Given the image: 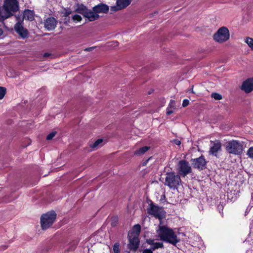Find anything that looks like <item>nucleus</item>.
Listing matches in <instances>:
<instances>
[{"label":"nucleus","mask_w":253,"mask_h":253,"mask_svg":"<svg viewBox=\"0 0 253 253\" xmlns=\"http://www.w3.org/2000/svg\"><path fill=\"white\" fill-rule=\"evenodd\" d=\"M179 171L181 175L185 176L192 172L191 167L185 160H180L178 163Z\"/></svg>","instance_id":"nucleus-11"},{"label":"nucleus","mask_w":253,"mask_h":253,"mask_svg":"<svg viewBox=\"0 0 253 253\" xmlns=\"http://www.w3.org/2000/svg\"><path fill=\"white\" fill-rule=\"evenodd\" d=\"M150 158L148 159L147 160H146L145 161H144L143 164H142V166H144L145 165H146V164H147L148 161L149 160Z\"/></svg>","instance_id":"nucleus-41"},{"label":"nucleus","mask_w":253,"mask_h":253,"mask_svg":"<svg viewBox=\"0 0 253 253\" xmlns=\"http://www.w3.org/2000/svg\"><path fill=\"white\" fill-rule=\"evenodd\" d=\"M3 34V30L1 28H0V36Z\"/></svg>","instance_id":"nucleus-42"},{"label":"nucleus","mask_w":253,"mask_h":253,"mask_svg":"<svg viewBox=\"0 0 253 253\" xmlns=\"http://www.w3.org/2000/svg\"><path fill=\"white\" fill-rule=\"evenodd\" d=\"M127 253H130L128 252H127Z\"/></svg>","instance_id":"nucleus-44"},{"label":"nucleus","mask_w":253,"mask_h":253,"mask_svg":"<svg viewBox=\"0 0 253 253\" xmlns=\"http://www.w3.org/2000/svg\"><path fill=\"white\" fill-rule=\"evenodd\" d=\"M2 8L4 10V18L8 19L19 10V2L17 0H4Z\"/></svg>","instance_id":"nucleus-3"},{"label":"nucleus","mask_w":253,"mask_h":253,"mask_svg":"<svg viewBox=\"0 0 253 253\" xmlns=\"http://www.w3.org/2000/svg\"><path fill=\"white\" fill-rule=\"evenodd\" d=\"M245 42L248 44L249 46L253 50V39L250 37H247Z\"/></svg>","instance_id":"nucleus-25"},{"label":"nucleus","mask_w":253,"mask_h":253,"mask_svg":"<svg viewBox=\"0 0 253 253\" xmlns=\"http://www.w3.org/2000/svg\"><path fill=\"white\" fill-rule=\"evenodd\" d=\"M127 238L129 241L128 246L129 249L133 252H136L140 244L139 236L133 235L131 236L130 235H127Z\"/></svg>","instance_id":"nucleus-12"},{"label":"nucleus","mask_w":253,"mask_h":253,"mask_svg":"<svg viewBox=\"0 0 253 253\" xmlns=\"http://www.w3.org/2000/svg\"><path fill=\"white\" fill-rule=\"evenodd\" d=\"M211 97L214 99L218 100L222 99V95L219 93L214 92L211 94Z\"/></svg>","instance_id":"nucleus-28"},{"label":"nucleus","mask_w":253,"mask_h":253,"mask_svg":"<svg viewBox=\"0 0 253 253\" xmlns=\"http://www.w3.org/2000/svg\"><path fill=\"white\" fill-rule=\"evenodd\" d=\"M229 31L227 28L222 27L213 35V40L216 42L223 43L229 40Z\"/></svg>","instance_id":"nucleus-8"},{"label":"nucleus","mask_w":253,"mask_h":253,"mask_svg":"<svg viewBox=\"0 0 253 253\" xmlns=\"http://www.w3.org/2000/svg\"><path fill=\"white\" fill-rule=\"evenodd\" d=\"M243 146L239 141L232 140L226 143L225 150L229 154L238 155L242 153Z\"/></svg>","instance_id":"nucleus-6"},{"label":"nucleus","mask_w":253,"mask_h":253,"mask_svg":"<svg viewBox=\"0 0 253 253\" xmlns=\"http://www.w3.org/2000/svg\"><path fill=\"white\" fill-rule=\"evenodd\" d=\"M72 20L74 22H80L82 20V17L80 15L75 14L72 16Z\"/></svg>","instance_id":"nucleus-27"},{"label":"nucleus","mask_w":253,"mask_h":253,"mask_svg":"<svg viewBox=\"0 0 253 253\" xmlns=\"http://www.w3.org/2000/svg\"><path fill=\"white\" fill-rule=\"evenodd\" d=\"M150 149V147L149 146H143L140 147L138 149L136 150L134 152V154L135 155H141L144 154L145 152H146L148 150Z\"/></svg>","instance_id":"nucleus-20"},{"label":"nucleus","mask_w":253,"mask_h":253,"mask_svg":"<svg viewBox=\"0 0 253 253\" xmlns=\"http://www.w3.org/2000/svg\"><path fill=\"white\" fill-rule=\"evenodd\" d=\"M22 18L30 21H32L35 19V12L34 10L28 9H25L23 12V16Z\"/></svg>","instance_id":"nucleus-18"},{"label":"nucleus","mask_w":253,"mask_h":253,"mask_svg":"<svg viewBox=\"0 0 253 253\" xmlns=\"http://www.w3.org/2000/svg\"><path fill=\"white\" fill-rule=\"evenodd\" d=\"M189 91H190V92H192V93H194V92H193V88H192L189 90Z\"/></svg>","instance_id":"nucleus-43"},{"label":"nucleus","mask_w":253,"mask_h":253,"mask_svg":"<svg viewBox=\"0 0 253 253\" xmlns=\"http://www.w3.org/2000/svg\"><path fill=\"white\" fill-rule=\"evenodd\" d=\"M0 248H1L0 250H5L8 248V246H6V245H4V246H2Z\"/></svg>","instance_id":"nucleus-39"},{"label":"nucleus","mask_w":253,"mask_h":253,"mask_svg":"<svg viewBox=\"0 0 253 253\" xmlns=\"http://www.w3.org/2000/svg\"><path fill=\"white\" fill-rule=\"evenodd\" d=\"M211 146L209 150V154L217 157V152L221 149V143L218 140H216L214 141H211Z\"/></svg>","instance_id":"nucleus-14"},{"label":"nucleus","mask_w":253,"mask_h":253,"mask_svg":"<svg viewBox=\"0 0 253 253\" xmlns=\"http://www.w3.org/2000/svg\"><path fill=\"white\" fill-rule=\"evenodd\" d=\"M189 104V101L188 99H184L182 102V106L185 107L188 106Z\"/></svg>","instance_id":"nucleus-33"},{"label":"nucleus","mask_w":253,"mask_h":253,"mask_svg":"<svg viewBox=\"0 0 253 253\" xmlns=\"http://www.w3.org/2000/svg\"><path fill=\"white\" fill-rule=\"evenodd\" d=\"M50 55H51L50 53H49L48 52H45L44 53L43 56V57L46 58V57H49Z\"/></svg>","instance_id":"nucleus-37"},{"label":"nucleus","mask_w":253,"mask_h":253,"mask_svg":"<svg viewBox=\"0 0 253 253\" xmlns=\"http://www.w3.org/2000/svg\"><path fill=\"white\" fill-rule=\"evenodd\" d=\"M119 223V218L118 216H113L111 218V225L112 227H116Z\"/></svg>","instance_id":"nucleus-23"},{"label":"nucleus","mask_w":253,"mask_h":253,"mask_svg":"<svg viewBox=\"0 0 253 253\" xmlns=\"http://www.w3.org/2000/svg\"><path fill=\"white\" fill-rule=\"evenodd\" d=\"M149 214L162 220L165 217L166 212L163 207L155 205L153 202L149 204V208L147 209Z\"/></svg>","instance_id":"nucleus-7"},{"label":"nucleus","mask_w":253,"mask_h":253,"mask_svg":"<svg viewBox=\"0 0 253 253\" xmlns=\"http://www.w3.org/2000/svg\"><path fill=\"white\" fill-rule=\"evenodd\" d=\"M56 213L54 211H51L43 214L41 217V227L42 229L49 228L55 221Z\"/></svg>","instance_id":"nucleus-5"},{"label":"nucleus","mask_w":253,"mask_h":253,"mask_svg":"<svg viewBox=\"0 0 253 253\" xmlns=\"http://www.w3.org/2000/svg\"><path fill=\"white\" fill-rule=\"evenodd\" d=\"M150 248L152 249L153 251H155L158 249H164V245L162 242H155L154 244L150 247Z\"/></svg>","instance_id":"nucleus-22"},{"label":"nucleus","mask_w":253,"mask_h":253,"mask_svg":"<svg viewBox=\"0 0 253 253\" xmlns=\"http://www.w3.org/2000/svg\"><path fill=\"white\" fill-rule=\"evenodd\" d=\"M6 92V88L4 87L0 86V99H2L4 97Z\"/></svg>","instance_id":"nucleus-26"},{"label":"nucleus","mask_w":253,"mask_h":253,"mask_svg":"<svg viewBox=\"0 0 253 253\" xmlns=\"http://www.w3.org/2000/svg\"><path fill=\"white\" fill-rule=\"evenodd\" d=\"M131 0H117L116 5L112 6L111 10L112 11H117L125 8L130 4Z\"/></svg>","instance_id":"nucleus-13"},{"label":"nucleus","mask_w":253,"mask_h":253,"mask_svg":"<svg viewBox=\"0 0 253 253\" xmlns=\"http://www.w3.org/2000/svg\"><path fill=\"white\" fill-rule=\"evenodd\" d=\"M141 229V226L139 224H135L133 226L132 230L128 232L127 235H130L131 236L132 235L139 236Z\"/></svg>","instance_id":"nucleus-19"},{"label":"nucleus","mask_w":253,"mask_h":253,"mask_svg":"<svg viewBox=\"0 0 253 253\" xmlns=\"http://www.w3.org/2000/svg\"><path fill=\"white\" fill-rule=\"evenodd\" d=\"M120 244L119 242H116L113 246V251L114 253H120Z\"/></svg>","instance_id":"nucleus-24"},{"label":"nucleus","mask_w":253,"mask_h":253,"mask_svg":"<svg viewBox=\"0 0 253 253\" xmlns=\"http://www.w3.org/2000/svg\"><path fill=\"white\" fill-rule=\"evenodd\" d=\"M146 243L152 246L155 243L154 239L150 238L146 240Z\"/></svg>","instance_id":"nucleus-31"},{"label":"nucleus","mask_w":253,"mask_h":253,"mask_svg":"<svg viewBox=\"0 0 253 253\" xmlns=\"http://www.w3.org/2000/svg\"><path fill=\"white\" fill-rule=\"evenodd\" d=\"M247 154L249 157L253 159V146L249 148L247 151Z\"/></svg>","instance_id":"nucleus-29"},{"label":"nucleus","mask_w":253,"mask_h":253,"mask_svg":"<svg viewBox=\"0 0 253 253\" xmlns=\"http://www.w3.org/2000/svg\"><path fill=\"white\" fill-rule=\"evenodd\" d=\"M192 167L195 169H197L199 170L205 169L207 167L208 162L206 161L204 155H202L200 157L191 160Z\"/></svg>","instance_id":"nucleus-10"},{"label":"nucleus","mask_w":253,"mask_h":253,"mask_svg":"<svg viewBox=\"0 0 253 253\" xmlns=\"http://www.w3.org/2000/svg\"><path fill=\"white\" fill-rule=\"evenodd\" d=\"M56 132L55 131H53L50 133L46 136V139L48 140H51L55 135Z\"/></svg>","instance_id":"nucleus-30"},{"label":"nucleus","mask_w":253,"mask_h":253,"mask_svg":"<svg viewBox=\"0 0 253 253\" xmlns=\"http://www.w3.org/2000/svg\"><path fill=\"white\" fill-rule=\"evenodd\" d=\"M17 22L14 25V29L16 33L23 39H26L28 37L29 32L28 30L24 28L23 26V18L18 15L16 16Z\"/></svg>","instance_id":"nucleus-9"},{"label":"nucleus","mask_w":253,"mask_h":253,"mask_svg":"<svg viewBox=\"0 0 253 253\" xmlns=\"http://www.w3.org/2000/svg\"><path fill=\"white\" fill-rule=\"evenodd\" d=\"M103 140L102 138L97 139L94 143L90 144V147L92 148H98L102 146Z\"/></svg>","instance_id":"nucleus-21"},{"label":"nucleus","mask_w":253,"mask_h":253,"mask_svg":"<svg viewBox=\"0 0 253 253\" xmlns=\"http://www.w3.org/2000/svg\"><path fill=\"white\" fill-rule=\"evenodd\" d=\"M93 49H94V47H90L88 48H86L85 50L87 51H91Z\"/></svg>","instance_id":"nucleus-38"},{"label":"nucleus","mask_w":253,"mask_h":253,"mask_svg":"<svg viewBox=\"0 0 253 253\" xmlns=\"http://www.w3.org/2000/svg\"><path fill=\"white\" fill-rule=\"evenodd\" d=\"M153 251L152 250L151 248L146 249L143 251L142 253H153Z\"/></svg>","instance_id":"nucleus-35"},{"label":"nucleus","mask_w":253,"mask_h":253,"mask_svg":"<svg viewBox=\"0 0 253 253\" xmlns=\"http://www.w3.org/2000/svg\"><path fill=\"white\" fill-rule=\"evenodd\" d=\"M75 11L82 14L85 18L86 22H93L100 18L99 14L96 13L92 9H88L83 4H78Z\"/></svg>","instance_id":"nucleus-2"},{"label":"nucleus","mask_w":253,"mask_h":253,"mask_svg":"<svg viewBox=\"0 0 253 253\" xmlns=\"http://www.w3.org/2000/svg\"><path fill=\"white\" fill-rule=\"evenodd\" d=\"M172 142L177 145H180L181 144V141L179 139H173Z\"/></svg>","instance_id":"nucleus-34"},{"label":"nucleus","mask_w":253,"mask_h":253,"mask_svg":"<svg viewBox=\"0 0 253 253\" xmlns=\"http://www.w3.org/2000/svg\"><path fill=\"white\" fill-rule=\"evenodd\" d=\"M72 12V11L70 10H66V11L64 13V16L65 17H67V16H69V15Z\"/></svg>","instance_id":"nucleus-36"},{"label":"nucleus","mask_w":253,"mask_h":253,"mask_svg":"<svg viewBox=\"0 0 253 253\" xmlns=\"http://www.w3.org/2000/svg\"><path fill=\"white\" fill-rule=\"evenodd\" d=\"M181 183L180 176L174 172H169L166 174L164 184L173 190H177Z\"/></svg>","instance_id":"nucleus-4"},{"label":"nucleus","mask_w":253,"mask_h":253,"mask_svg":"<svg viewBox=\"0 0 253 253\" xmlns=\"http://www.w3.org/2000/svg\"><path fill=\"white\" fill-rule=\"evenodd\" d=\"M92 10L98 14V13H107L109 10V6L104 3H100L98 4L95 5L92 7Z\"/></svg>","instance_id":"nucleus-17"},{"label":"nucleus","mask_w":253,"mask_h":253,"mask_svg":"<svg viewBox=\"0 0 253 253\" xmlns=\"http://www.w3.org/2000/svg\"><path fill=\"white\" fill-rule=\"evenodd\" d=\"M4 14H2V16H0V27H1V25L4 24V22H3L6 19H5L4 18Z\"/></svg>","instance_id":"nucleus-32"},{"label":"nucleus","mask_w":253,"mask_h":253,"mask_svg":"<svg viewBox=\"0 0 253 253\" xmlns=\"http://www.w3.org/2000/svg\"><path fill=\"white\" fill-rule=\"evenodd\" d=\"M157 233L162 241L174 246L180 241L173 230L166 225H159Z\"/></svg>","instance_id":"nucleus-1"},{"label":"nucleus","mask_w":253,"mask_h":253,"mask_svg":"<svg viewBox=\"0 0 253 253\" xmlns=\"http://www.w3.org/2000/svg\"><path fill=\"white\" fill-rule=\"evenodd\" d=\"M57 23V21L54 17H50L44 21V26L46 29L50 31L55 28Z\"/></svg>","instance_id":"nucleus-16"},{"label":"nucleus","mask_w":253,"mask_h":253,"mask_svg":"<svg viewBox=\"0 0 253 253\" xmlns=\"http://www.w3.org/2000/svg\"><path fill=\"white\" fill-rule=\"evenodd\" d=\"M173 113V111L172 110H167V114L168 115H170V114H171L172 113Z\"/></svg>","instance_id":"nucleus-40"},{"label":"nucleus","mask_w":253,"mask_h":253,"mask_svg":"<svg viewBox=\"0 0 253 253\" xmlns=\"http://www.w3.org/2000/svg\"><path fill=\"white\" fill-rule=\"evenodd\" d=\"M241 89L246 93H250L253 90V78H249L244 81Z\"/></svg>","instance_id":"nucleus-15"}]
</instances>
